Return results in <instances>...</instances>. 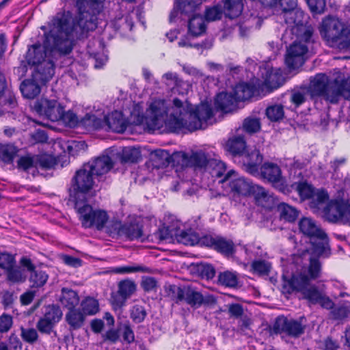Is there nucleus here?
<instances>
[{
  "instance_id": "nucleus-1",
  "label": "nucleus",
  "mask_w": 350,
  "mask_h": 350,
  "mask_svg": "<svg viewBox=\"0 0 350 350\" xmlns=\"http://www.w3.org/2000/svg\"><path fill=\"white\" fill-rule=\"evenodd\" d=\"M104 0H76L77 17L70 24V18L64 12H58L53 17L49 26L50 30L45 33L44 47L67 55L72 50L73 33L79 38L97 27V16L94 10L90 9Z\"/></svg>"
},
{
  "instance_id": "nucleus-2",
  "label": "nucleus",
  "mask_w": 350,
  "mask_h": 350,
  "mask_svg": "<svg viewBox=\"0 0 350 350\" xmlns=\"http://www.w3.org/2000/svg\"><path fill=\"white\" fill-rule=\"evenodd\" d=\"M149 123L154 129L165 126L169 131L178 133L183 129L190 132L204 129L207 121L213 117L212 107L208 104L193 107L191 104L185 106L183 101L175 98L173 105L169 107L165 100L153 101L149 107Z\"/></svg>"
},
{
  "instance_id": "nucleus-3",
  "label": "nucleus",
  "mask_w": 350,
  "mask_h": 350,
  "mask_svg": "<svg viewBox=\"0 0 350 350\" xmlns=\"http://www.w3.org/2000/svg\"><path fill=\"white\" fill-rule=\"evenodd\" d=\"M308 18L303 10L297 8L284 14L286 24L295 36L285 55V64L291 70L304 64L309 49L315 42L314 30L311 25H308Z\"/></svg>"
},
{
  "instance_id": "nucleus-4",
  "label": "nucleus",
  "mask_w": 350,
  "mask_h": 350,
  "mask_svg": "<svg viewBox=\"0 0 350 350\" xmlns=\"http://www.w3.org/2000/svg\"><path fill=\"white\" fill-rule=\"evenodd\" d=\"M298 227L299 232L308 239L312 255L324 257L330 256L328 236L316 225L314 220L302 217L299 221Z\"/></svg>"
},
{
  "instance_id": "nucleus-5",
  "label": "nucleus",
  "mask_w": 350,
  "mask_h": 350,
  "mask_svg": "<svg viewBox=\"0 0 350 350\" xmlns=\"http://www.w3.org/2000/svg\"><path fill=\"white\" fill-rule=\"evenodd\" d=\"M309 91L312 96H322L331 103H336L340 96L347 99L343 79L330 81L324 73L316 75L311 81Z\"/></svg>"
},
{
  "instance_id": "nucleus-6",
  "label": "nucleus",
  "mask_w": 350,
  "mask_h": 350,
  "mask_svg": "<svg viewBox=\"0 0 350 350\" xmlns=\"http://www.w3.org/2000/svg\"><path fill=\"white\" fill-rule=\"evenodd\" d=\"M94 185V175L83 164L75 172L68 189V201L72 204L90 200Z\"/></svg>"
},
{
  "instance_id": "nucleus-7",
  "label": "nucleus",
  "mask_w": 350,
  "mask_h": 350,
  "mask_svg": "<svg viewBox=\"0 0 350 350\" xmlns=\"http://www.w3.org/2000/svg\"><path fill=\"white\" fill-rule=\"evenodd\" d=\"M46 51L40 44H34L26 53L25 59L29 65L35 66L34 77L43 81L51 79L55 74V64L46 59Z\"/></svg>"
},
{
  "instance_id": "nucleus-8",
  "label": "nucleus",
  "mask_w": 350,
  "mask_h": 350,
  "mask_svg": "<svg viewBox=\"0 0 350 350\" xmlns=\"http://www.w3.org/2000/svg\"><path fill=\"white\" fill-rule=\"evenodd\" d=\"M322 37L332 45L340 49H350V27L338 19L323 21L320 31Z\"/></svg>"
},
{
  "instance_id": "nucleus-9",
  "label": "nucleus",
  "mask_w": 350,
  "mask_h": 350,
  "mask_svg": "<svg viewBox=\"0 0 350 350\" xmlns=\"http://www.w3.org/2000/svg\"><path fill=\"white\" fill-rule=\"evenodd\" d=\"M73 205L83 228H94L98 230H102L105 228L109 220V215L106 211L94 208L89 204V200L74 203Z\"/></svg>"
},
{
  "instance_id": "nucleus-10",
  "label": "nucleus",
  "mask_w": 350,
  "mask_h": 350,
  "mask_svg": "<svg viewBox=\"0 0 350 350\" xmlns=\"http://www.w3.org/2000/svg\"><path fill=\"white\" fill-rule=\"evenodd\" d=\"M258 176L269 183L278 192H288L287 180L282 176V169L277 163L264 162L259 167Z\"/></svg>"
},
{
  "instance_id": "nucleus-11",
  "label": "nucleus",
  "mask_w": 350,
  "mask_h": 350,
  "mask_svg": "<svg viewBox=\"0 0 350 350\" xmlns=\"http://www.w3.org/2000/svg\"><path fill=\"white\" fill-rule=\"evenodd\" d=\"M107 233L112 237H123L131 241L140 240L143 242L147 239V237L144 234L143 225L136 221L124 224L114 221L108 227Z\"/></svg>"
},
{
  "instance_id": "nucleus-12",
  "label": "nucleus",
  "mask_w": 350,
  "mask_h": 350,
  "mask_svg": "<svg viewBox=\"0 0 350 350\" xmlns=\"http://www.w3.org/2000/svg\"><path fill=\"white\" fill-rule=\"evenodd\" d=\"M172 297L176 304L185 301L192 308H198L203 304H208V300L204 299L202 293L196 291L189 286H177L170 285L169 288Z\"/></svg>"
},
{
  "instance_id": "nucleus-13",
  "label": "nucleus",
  "mask_w": 350,
  "mask_h": 350,
  "mask_svg": "<svg viewBox=\"0 0 350 350\" xmlns=\"http://www.w3.org/2000/svg\"><path fill=\"white\" fill-rule=\"evenodd\" d=\"M304 332L305 325H303L301 320L288 318L284 315L278 316L272 327L270 328V332L272 334H285L293 338L299 337Z\"/></svg>"
},
{
  "instance_id": "nucleus-14",
  "label": "nucleus",
  "mask_w": 350,
  "mask_h": 350,
  "mask_svg": "<svg viewBox=\"0 0 350 350\" xmlns=\"http://www.w3.org/2000/svg\"><path fill=\"white\" fill-rule=\"evenodd\" d=\"M202 242L204 247L215 251L226 257L233 256L237 252L234 241L220 235L204 234Z\"/></svg>"
},
{
  "instance_id": "nucleus-15",
  "label": "nucleus",
  "mask_w": 350,
  "mask_h": 350,
  "mask_svg": "<svg viewBox=\"0 0 350 350\" xmlns=\"http://www.w3.org/2000/svg\"><path fill=\"white\" fill-rule=\"evenodd\" d=\"M327 219L333 223L342 219L350 220V200L342 198L331 200L324 209Z\"/></svg>"
},
{
  "instance_id": "nucleus-16",
  "label": "nucleus",
  "mask_w": 350,
  "mask_h": 350,
  "mask_svg": "<svg viewBox=\"0 0 350 350\" xmlns=\"http://www.w3.org/2000/svg\"><path fill=\"white\" fill-rule=\"evenodd\" d=\"M31 107L39 116H45L52 122L59 121L64 109L57 100L47 98L37 100Z\"/></svg>"
},
{
  "instance_id": "nucleus-17",
  "label": "nucleus",
  "mask_w": 350,
  "mask_h": 350,
  "mask_svg": "<svg viewBox=\"0 0 350 350\" xmlns=\"http://www.w3.org/2000/svg\"><path fill=\"white\" fill-rule=\"evenodd\" d=\"M249 146L245 136L237 133L229 137L224 143L223 148L226 156L230 157L234 162L241 161Z\"/></svg>"
},
{
  "instance_id": "nucleus-18",
  "label": "nucleus",
  "mask_w": 350,
  "mask_h": 350,
  "mask_svg": "<svg viewBox=\"0 0 350 350\" xmlns=\"http://www.w3.org/2000/svg\"><path fill=\"white\" fill-rule=\"evenodd\" d=\"M58 160L49 154L23 156V171L35 167L36 170H51L55 168Z\"/></svg>"
},
{
  "instance_id": "nucleus-19",
  "label": "nucleus",
  "mask_w": 350,
  "mask_h": 350,
  "mask_svg": "<svg viewBox=\"0 0 350 350\" xmlns=\"http://www.w3.org/2000/svg\"><path fill=\"white\" fill-rule=\"evenodd\" d=\"M282 279V291L283 293L289 295L293 292L301 293L310 285L312 281L303 271L293 273L289 278L283 276Z\"/></svg>"
},
{
  "instance_id": "nucleus-20",
  "label": "nucleus",
  "mask_w": 350,
  "mask_h": 350,
  "mask_svg": "<svg viewBox=\"0 0 350 350\" xmlns=\"http://www.w3.org/2000/svg\"><path fill=\"white\" fill-rule=\"evenodd\" d=\"M118 287V291L111 296V303L114 309H120L125 306L127 299L135 292L137 285L134 281L126 279L121 280Z\"/></svg>"
},
{
  "instance_id": "nucleus-21",
  "label": "nucleus",
  "mask_w": 350,
  "mask_h": 350,
  "mask_svg": "<svg viewBox=\"0 0 350 350\" xmlns=\"http://www.w3.org/2000/svg\"><path fill=\"white\" fill-rule=\"evenodd\" d=\"M263 155L258 149H247L245 153L241 157V163L245 172L254 176H258V170L263 163Z\"/></svg>"
},
{
  "instance_id": "nucleus-22",
  "label": "nucleus",
  "mask_w": 350,
  "mask_h": 350,
  "mask_svg": "<svg viewBox=\"0 0 350 350\" xmlns=\"http://www.w3.org/2000/svg\"><path fill=\"white\" fill-rule=\"evenodd\" d=\"M152 166L156 169H163L169 165L176 167L180 165L179 152L170 154L165 150L158 149L154 150L151 156Z\"/></svg>"
},
{
  "instance_id": "nucleus-23",
  "label": "nucleus",
  "mask_w": 350,
  "mask_h": 350,
  "mask_svg": "<svg viewBox=\"0 0 350 350\" xmlns=\"http://www.w3.org/2000/svg\"><path fill=\"white\" fill-rule=\"evenodd\" d=\"M180 165L184 167H195L198 168H207L209 161L211 158H208L207 154L202 151L194 152L189 155L185 152H179Z\"/></svg>"
},
{
  "instance_id": "nucleus-24",
  "label": "nucleus",
  "mask_w": 350,
  "mask_h": 350,
  "mask_svg": "<svg viewBox=\"0 0 350 350\" xmlns=\"http://www.w3.org/2000/svg\"><path fill=\"white\" fill-rule=\"evenodd\" d=\"M94 176H100L109 172L114 163L109 155H101L84 163Z\"/></svg>"
},
{
  "instance_id": "nucleus-25",
  "label": "nucleus",
  "mask_w": 350,
  "mask_h": 350,
  "mask_svg": "<svg viewBox=\"0 0 350 350\" xmlns=\"http://www.w3.org/2000/svg\"><path fill=\"white\" fill-rule=\"evenodd\" d=\"M262 84L269 90V93L278 89L284 83V78L280 68H265L261 75Z\"/></svg>"
},
{
  "instance_id": "nucleus-26",
  "label": "nucleus",
  "mask_w": 350,
  "mask_h": 350,
  "mask_svg": "<svg viewBox=\"0 0 350 350\" xmlns=\"http://www.w3.org/2000/svg\"><path fill=\"white\" fill-rule=\"evenodd\" d=\"M212 177L215 178H220L218 182L219 183H224L228 181L231 176L235 173L233 170L226 172L227 166L226 164L217 159H211L209 164L206 168Z\"/></svg>"
},
{
  "instance_id": "nucleus-27",
  "label": "nucleus",
  "mask_w": 350,
  "mask_h": 350,
  "mask_svg": "<svg viewBox=\"0 0 350 350\" xmlns=\"http://www.w3.org/2000/svg\"><path fill=\"white\" fill-rule=\"evenodd\" d=\"M260 84L258 85L250 82H242L234 88L237 102H244L259 94Z\"/></svg>"
},
{
  "instance_id": "nucleus-28",
  "label": "nucleus",
  "mask_w": 350,
  "mask_h": 350,
  "mask_svg": "<svg viewBox=\"0 0 350 350\" xmlns=\"http://www.w3.org/2000/svg\"><path fill=\"white\" fill-rule=\"evenodd\" d=\"M288 187V192H282L284 195H289L293 191H296L302 201L312 198L315 194L314 187L306 180L293 182L289 184L287 182Z\"/></svg>"
},
{
  "instance_id": "nucleus-29",
  "label": "nucleus",
  "mask_w": 350,
  "mask_h": 350,
  "mask_svg": "<svg viewBox=\"0 0 350 350\" xmlns=\"http://www.w3.org/2000/svg\"><path fill=\"white\" fill-rule=\"evenodd\" d=\"M51 79L43 81L42 78L40 80L34 77V72H33L30 79L23 80V98H34L36 97L40 93L41 86L46 85Z\"/></svg>"
},
{
  "instance_id": "nucleus-30",
  "label": "nucleus",
  "mask_w": 350,
  "mask_h": 350,
  "mask_svg": "<svg viewBox=\"0 0 350 350\" xmlns=\"http://www.w3.org/2000/svg\"><path fill=\"white\" fill-rule=\"evenodd\" d=\"M106 124L109 129L115 133H122L127 128V123L123 118L121 111H114L105 118Z\"/></svg>"
},
{
  "instance_id": "nucleus-31",
  "label": "nucleus",
  "mask_w": 350,
  "mask_h": 350,
  "mask_svg": "<svg viewBox=\"0 0 350 350\" xmlns=\"http://www.w3.org/2000/svg\"><path fill=\"white\" fill-rule=\"evenodd\" d=\"M85 314L79 308L68 310L65 315V321L69 326L70 331L81 329L85 321Z\"/></svg>"
},
{
  "instance_id": "nucleus-32",
  "label": "nucleus",
  "mask_w": 350,
  "mask_h": 350,
  "mask_svg": "<svg viewBox=\"0 0 350 350\" xmlns=\"http://www.w3.org/2000/svg\"><path fill=\"white\" fill-rule=\"evenodd\" d=\"M176 237L178 242L183 245L191 246L198 245L201 247H204L202 242L204 239V235L200 237L198 233L191 229L181 230L179 234H176Z\"/></svg>"
},
{
  "instance_id": "nucleus-33",
  "label": "nucleus",
  "mask_w": 350,
  "mask_h": 350,
  "mask_svg": "<svg viewBox=\"0 0 350 350\" xmlns=\"http://www.w3.org/2000/svg\"><path fill=\"white\" fill-rule=\"evenodd\" d=\"M234 102L237 101L234 92H219L217 94L215 99V105L216 107L225 113H227L232 109Z\"/></svg>"
},
{
  "instance_id": "nucleus-34",
  "label": "nucleus",
  "mask_w": 350,
  "mask_h": 350,
  "mask_svg": "<svg viewBox=\"0 0 350 350\" xmlns=\"http://www.w3.org/2000/svg\"><path fill=\"white\" fill-rule=\"evenodd\" d=\"M188 33L193 37H198L206 32V25L202 15L193 14L189 18Z\"/></svg>"
},
{
  "instance_id": "nucleus-35",
  "label": "nucleus",
  "mask_w": 350,
  "mask_h": 350,
  "mask_svg": "<svg viewBox=\"0 0 350 350\" xmlns=\"http://www.w3.org/2000/svg\"><path fill=\"white\" fill-rule=\"evenodd\" d=\"M59 301L64 308L70 310L76 308L79 303V297L77 291L64 287L61 291Z\"/></svg>"
},
{
  "instance_id": "nucleus-36",
  "label": "nucleus",
  "mask_w": 350,
  "mask_h": 350,
  "mask_svg": "<svg viewBox=\"0 0 350 350\" xmlns=\"http://www.w3.org/2000/svg\"><path fill=\"white\" fill-rule=\"evenodd\" d=\"M276 211L279 213L281 220L293 223L299 216L298 210L294 206L285 202H280L277 205Z\"/></svg>"
},
{
  "instance_id": "nucleus-37",
  "label": "nucleus",
  "mask_w": 350,
  "mask_h": 350,
  "mask_svg": "<svg viewBox=\"0 0 350 350\" xmlns=\"http://www.w3.org/2000/svg\"><path fill=\"white\" fill-rule=\"evenodd\" d=\"M252 182L243 177L232 179L229 182V187L232 193L239 196H247L250 195Z\"/></svg>"
},
{
  "instance_id": "nucleus-38",
  "label": "nucleus",
  "mask_w": 350,
  "mask_h": 350,
  "mask_svg": "<svg viewBox=\"0 0 350 350\" xmlns=\"http://www.w3.org/2000/svg\"><path fill=\"white\" fill-rule=\"evenodd\" d=\"M142 157L141 151L135 147H124L120 153V161L122 164L137 163Z\"/></svg>"
},
{
  "instance_id": "nucleus-39",
  "label": "nucleus",
  "mask_w": 350,
  "mask_h": 350,
  "mask_svg": "<svg viewBox=\"0 0 350 350\" xmlns=\"http://www.w3.org/2000/svg\"><path fill=\"white\" fill-rule=\"evenodd\" d=\"M332 319L334 321H343L350 315V301H341L335 304L329 312Z\"/></svg>"
},
{
  "instance_id": "nucleus-40",
  "label": "nucleus",
  "mask_w": 350,
  "mask_h": 350,
  "mask_svg": "<svg viewBox=\"0 0 350 350\" xmlns=\"http://www.w3.org/2000/svg\"><path fill=\"white\" fill-rule=\"evenodd\" d=\"M193 271L202 279L206 280L213 279L216 273L213 265L207 262H198L193 265Z\"/></svg>"
},
{
  "instance_id": "nucleus-41",
  "label": "nucleus",
  "mask_w": 350,
  "mask_h": 350,
  "mask_svg": "<svg viewBox=\"0 0 350 350\" xmlns=\"http://www.w3.org/2000/svg\"><path fill=\"white\" fill-rule=\"evenodd\" d=\"M217 281L223 286L234 288L238 285L239 278L235 271L226 270L219 273Z\"/></svg>"
},
{
  "instance_id": "nucleus-42",
  "label": "nucleus",
  "mask_w": 350,
  "mask_h": 350,
  "mask_svg": "<svg viewBox=\"0 0 350 350\" xmlns=\"http://www.w3.org/2000/svg\"><path fill=\"white\" fill-rule=\"evenodd\" d=\"M261 129L260 118L255 117H247L243 121L242 126L237 131L242 130L249 135H253L259 132Z\"/></svg>"
},
{
  "instance_id": "nucleus-43",
  "label": "nucleus",
  "mask_w": 350,
  "mask_h": 350,
  "mask_svg": "<svg viewBox=\"0 0 350 350\" xmlns=\"http://www.w3.org/2000/svg\"><path fill=\"white\" fill-rule=\"evenodd\" d=\"M309 258L306 275L311 280H316L320 278L322 272V264L319 260L321 256L313 255ZM325 258L324 256H323Z\"/></svg>"
},
{
  "instance_id": "nucleus-44",
  "label": "nucleus",
  "mask_w": 350,
  "mask_h": 350,
  "mask_svg": "<svg viewBox=\"0 0 350 350\" xmlns=\"http://www.w3.org/2000/svg\"><path fill=\"white\" fill-rule=\"evenodd\" d=\"M265 115L270 122H279L284 118V107L280 104L269 105L266 108Z\"/></svg>"
},
{
  "instance_id": "nucleus-45",
  "label": "nucleus",
  "mask_w": 350,
  "mask_h": 350,
  "mask_svg": "<svg viewBox=\"0 0 350 350\" xmlns=\"http://www.w3.org/2000/svg\"><path fill=\"white\" fill-rule=\"evenodd\" d=\"M18 152L13 144H0V160L5 163H12Z\"/></svg>"
},
{
  "instance_id": "nucleus-46",
  "label": "nucleus",
  "mask_w": 350,
  "mask_h": 350,
  "mask_svg": "<svg viewBox=\"0 0 350 350\" xmlns=\"http://www.w3.org/2000/svg\"><path fill=\"white\" fill-rule=\"evenodd\" d=\"M30 286L31 288L42 287L48 281L49 275L46 271L38 269L29 275Z\"/></svg>"
},
{
  "instance_id": "nucleus-47",
  "label": "nucleus",
  "mask_w": 350,
  "mask_h": 350,
  "mask_svg": "<svg viewBox=\"0 0 350 350\" xmlns=\"http://www.w3.org/2000/svg\"><path fill=\"white\" fill-rule=\"evenodd\" d=\"M81 312L87 315H94L99 311V304L96 299L86 297L81 302Z\"/></svg>"
},
{
  "instance_id": "nucleus-48",
  "label": "nucleus",
  "mask_w": 350,
  "mask_h": 350,
  "mask_svg": "<svg viewBox=\"0 0 350 350\" xmlns=\"http://www.w3.org/2000/svg\"><path fill=\"white\" fill-rule=\"evenodd\" d=\"M177 3L180 13L187 16L189 18L191 17L193 14H198L196 13L198 5L196 0H178Z\"/></svg>"
},
{
  "instance_id": "nucleus-49",
  "label": "nucleus",
  "mask_w": 350,
  "mask_h": 350,
  "mask_svg": "<svg viewBox=\"0 0 350 350\" xmlns=\"http://www.w3.org/2000/svg\"><path fill=\"white\" fill-rule=\"evenodd\" d=\"M62 317V312L59 306L52 304L46 306L43 317L55 324L61 320Z\"/></svg>"
},
{
  "instance_id": "nucleus-50",
  "label": "nucleus",
  "mask_w": 350,
  "mask_h": 350,
  "mask_svg": "<svg viewBox=\"0 0 350 350\" xmlns=\"http://www.w3.org/2000/svg\"><path fill=\"white\" fill-rule=\"evenodd\" d=\"M252 271L259 275H268L271 271V263L265 260H255L251 264Z\"/></svg>"
},
{
  "instance_id": "nucleus-51",
  "label": "nucleus",
  "mask_w": 350,
  "mask_h": 350,
  "mask_svg": "<svg viewBox=\"0 0 350 350\" xmlns=\"http://www.w3.org/2000/svg\"><path fill=\"white\" fill-rule=\"evenodd\" d=\"M129 314L131 319L135 323H142L147 316V312L144 306L138 304L131 308Z\"/></svg>"
},
{
  "instance_id": "nucleus-52",
  "label": "nucleus",
  "mask_w": 350,
  "mask_h": 350,
  "mask_svg": "<svg viewBox=\"0 0 350 350\" xmlns=\"http://www.w3.org/2000/svg\"><path fill=\"white\" fill-rule=\"evenodd\" d=\"M301 295H303V298L308 300L310 303L317 304L322 293L318 289L317 286L310 284L301 293Z\"/></svg>"
},
{
  "instance_id": "nucleus-53",
  "label": "nucleus",
  "mask_w": 350,
  "mask_h": 350,
  "mask_svg": "<svg viewBox=\"0 0 350 350\" xmlns=\"http://www.w3.org/2000/svg\"><path fill=\"white\" fill-rule=\"evenodd\" d=\"M249 196H253L258 203H261L269 199V193L265 188L258 185L253 184L252 183Z\"/></svg>"
},
{
  "instance_id": "nucleus-54",
  "label": "nucleus",
  "mask_w": 350,
  "mask_h": 350,
  "mask_svg": "<svg viewBox=\"0 0 350 350\" xmlns=\"http://www.w3.org/2000/svg\"><path fill=\"white\" fill-rule=\"evenodd\" d=\"M62 121L65 125L70 128H78L79 124V120L75 113L71 110L65 111L64 109L62 116L59 120Z\"/></svg>"
},
{
  "instance_id": "nucleus-55",
  "label": "nucleus",
  "mask_w": 350,
  "mask_h": 350,
  "mask_svg": "<svg viewBox=\"0 0 350 350\" xmlns=\"http://www.w3.org/2000/svg\"><path fill=\"white\" fill-rule=\"evenodd\" d=\"M224 9L222 10L221 6L219 4L207 8L204 13V18L206 21H215L221 18Z\"/></svg>"
},
{
  "instance_id": "nucleus-56",
  "label": "nucleus",
  "mask_w": 350,
  "mask_h": 350,
  "mask_svg": "<svg viewBox=\"0 0 350 350\" xmlns=\"http://www.w3.org/2000/svg\"><path fill=\"white\" fill-rule=\"evenodd\" d=\"M121 330L123 342L130 345L135 341V333L129 321L122 325Z\"/></svg>"
},
{
  "instance_id": "nucleus-57",
  "label": "nucleus",
  "mask_w": 350,
  "mask_h": 350,
  "mask_svg": "<svg viewBox=\"0 0 350 350\" xmlns=\"http://www.w3.org/2000/svg\"><path fill=\"white\" fill-rule=\"evenodd\" d=\"M15 256L8 252H4L0 253V268L6 270L12 265H15Z\"/></svg>"
},
{
  "instance_id": "nucleus-58",
  "label": "nucleus",
  "mask_w": 350,
  "mask_h": 350,
  "mask_svg": "<svg viewBox=\"0 0 350 350\" xmlns=\"http://www.w3.org/2000/svg\"><path fill=\"white\" fill-rule=\"evenodd\" d=\"M7 275V280L11 283H16L22 280V271L16 267V265L5 270Z\"/></svg>"
},
{
  "instance_id": "nucleus-59",
  "label": "nucleus",
  "mask_w": 350,
  "mask_h": 350,
  "mask_svg": "<svg viewBox=\"0 0 350 350\" xmlns=\"http://www.w3.org/2000/svg\"><path fill=\"white\" fill-rule=\"evenodd\" d=\"M55 323L49 319L42 317L37 323V328L40 332L42 334H51L53 327L55 326Z\"/></svg>"
},
{
  "instance_id": "nucleus-60",
  "label": "nucleus",
  "mask_w": 350,
  "mask_h": 350,
  "mask_svg": "<svg viewBox=\"0 0 350 350\" xmlns=\"http://www.w3.org/2000/svg\"><path fill=\"white\" fill-rule=\"evenodd\" d=\"M290 101L295 108H298L306 101V94L299 90L293 91L291 94Z\"/></svg>"
},
{
  "instance_id": "nucleus-61",
  "label": "nucleus",
  "mask_w": 350,
  "mask_h": 350,
  "mask_svg": "<svg viewBox=\"0 0 350 350\" xmlns=\"http://www.w3.org/2000/svg\"><path fill=\"white\" fill-rule=\"evenodd\" d=\"M228 314L230 317L234 319L241 318L244 314L243 306L238 303H233L228 305Z\"/></svg>"
},
{
  "instance_id": "nucleus-62",
  "label": "nucleus",
  "mask_w": 350,
  "mask_h": 350,
  "mask_svg": "<svg viewBox=\"0 0 350 350\" xmlns=\"http://www.w3.org/2000/svg\"><path fill=\"white\" fill-rule=\"evenodd\" d=\"M306 2L312 12L320 14L324 11L325 0H306Z\"/></svg>"
},
{
  "instance_id": "nucleus-63",
  "label": "nucleus",
  "mask_w": 350,
  "mask_h": 350,
  "mask_svg": "<svg viewBox=\"0 0 350 350\" xmlns=\"http://www.w3.org/2000/svg\"><path fill=\"white\" fill-rule=\"evenodd\" d=\"M12 325V317L11 315L3 313L0 316V332H7Z\"/></svg>"
},
{
  "instance_id": "nucleus-64",
  "label": "nucleus",
  "mask_w": 350,
  "mask_h": 350,
  "mask_svg": "<svg viewBox=\"0 0 350 350\" xmlns=\"http://www.w3.org/2000/svg\"><path fill=\"white\" fill-rule=\"evenodd\" d=\"M157 282L153 277H146L142 282V287L145 292H150L157 287Z\"/></svg>"
}]
</instances>
